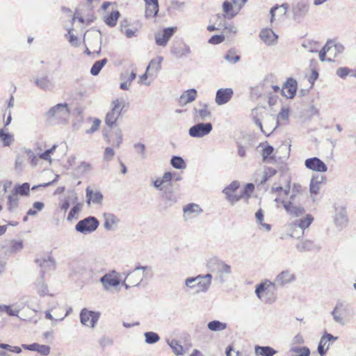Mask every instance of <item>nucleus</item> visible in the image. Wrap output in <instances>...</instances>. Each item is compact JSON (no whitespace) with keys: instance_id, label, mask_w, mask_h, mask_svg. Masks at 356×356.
Wrapping results in <instances>:
<instances>
[{"instance_id":"nucleus-3","label":"nucleus","mask_w":356,"mask_h":356,"mask_svg":"<svg viewBox=\"0 0 356 356\" xmlns=\"http://www.w3.org/2000/svg\"><path fill=\"white\" fill-rule=\"evenodd\" d=\"M277 287L274 282L266 280L256 286L255 293L265 303L272 304L276 300Z\"/></svg>"},{"instance_id":"nucleus-2","label":"nucleus","mask_w":356,"mask_h":356,"mask_svg":"<svg viewBox=\"0 0 356 356\" xmlns=\"http://www.w3.org/2000/svg\"><path fill=\"white\" fill-rule=\"evenodd\" d=\"M208 269L216 274L220 283L225 282L232 273V266L218 257H212L207 261Z\"/></svg>"},{"instance_id":"nucleus-33","label":"nucleus","mask_w":356,"mask_h":356,"mask_svg":"<svg viewBox=\"0 0 356 356\" xmlns=\"http://www.w3.org/2000/svg\"><path fill=\"white\" fill-rule=\"evenodd\" d=\"M197 96V90L195 89L187 90L184 94L180 96L179 103L185 105L188 103L194 101Z\"/></svg>"},{"instance_id":"nucleus-56","label":"nucleus","mask_w":356,"mask_h":356,"mask_svg":"<svg viewBox=\"0 0 356 356\" xmlns=\"http://www.w3.org/2000/svg\"><path fill=\"white\" fill-rule=\"evenodd\" d=\"M225 59L230 63H236L240 60V56L236 55L234 51L229 50L225 56Z\"/></svg>"},{"instance_id":"nucleus-42","label":"nucleus","mask_w":356,"mask_h":356,"mask_svg":"<svg viewBox=\"0 0 356 356\" xmlns=\"http://www.w3.org/2000/svg\"><path fill=\"white\" fill-rule=\"evenodd\" d=\"M77 200L76 193L74 192H72L63 201L62 204L60 205V209L65 211H66L70 205V203H75Z\"/></svg>"},{"instance_id":"nucleus-38","label":"nucleus","mask_w":356,"mask_h":356,"mask_svg":"<svg viewBox=\"0 0 356 356\" xmlns=\"http://www.w3.org/2000/svg\"><path fill=\"white\" fill-rule=\"evenodd\" d=\"M167 343L171 348L175 355L179 356L184 355V348L177 340H167Z\"/></svg>"},{"instance_id":"nucleus-43","label":"nucleus","mask_w":356,"mask_h":356,"mask_svg":"<svg viewBox=\"0 0 356 356\" xmlns=\"http://www.w3.org/2000/svg\"><path fill=\"white\" fill-rule=\"evenodd\" d=\"M107 63V59L104 58L100 60L96 61L93 65L92 66L90 69V73L94 75L97 76L99 74V72L102 69V67Z\"/></svg>"},{"instance_id":"nucleus-24","label":"nucleus","mask_w":356,"mask_h":356,"mask_svg":"<svg viewBox=\"0 0 356 356\" xmlns=\"http://www.w3.org/2000/svg\"><path fill=\"white\" fill-rule=\"evenodd\" d=\"M261 40L267 45H273L277 42V35L270 29H263L259 34Z\"/></svg>"},{"instance_id":"nucleus-18","label":"nucleus","mask_w":356,"mask_h":356,"mask_svg":"<svg viewBox=\"0 0 356 356\" xmlns=\"http://www.w3.org/2000/svg\"><path fill=\"white\" fill-rule=\"evenodd\" d=\"M183 211L184 219L185 220H188L190 219L197 217L198 215L202 213L203 211L200 208V205L195 203H191L186 204L184 207Z\"/></svg>"},{"instance_id":"nucleus-14","label":"nucleus","mask_w":356,"mask_h":356,"mask_svg":"<svg viewBox=\"0 0 356 356\" xmlns=\"http://www.w3.org/2000/svg\"><path fill=\"white\" fill-rule=\"evenodd\" d=\"M296 279V275L292 271L284 270L277 274L273 282L278 287H283L293 282Z\"/></svg>"},{"instance_id":"nucleus-30","label":"nucleus","mask_w":356,"mask_h":356,"mask_svg":"<svg viewBox=\"0 0 356 356\" xmlns=\"http://www.w3.org/2000/svg\"><path fill=\"white\" fill-rule=\"evenodd\" d=\"M104 226L107 230H114L120 221L119 219L113 213H104Z\"/></svg>"},{"instance_id":"nucleus-7","label":"nucleus","mask_w":356,"mask_h":356,"mask_svg":"<svg viewBox=\"0 0 356 356\" xmlns=\"http://www.w3.org/2000/svg\"><path fill=\"white\" fill-rule=\"evenodd\" d=\"M248 0H225L222 3V13L225 18L232 19L238 14Z\"/></svg>"},{"instance_id":"nucleus-45","label":"nucleus","mask_w":356,"mask_h":356,"mask_svg":"<svg viewBox=\"0 0 356 356\" xmlns=\"http://www.w3.org/2000/svg\"><path fill=\"white\" fill-rule=\"evenodd\" d=\"M287 10V5L282 4L281 6H276L273 7L270 9V15H271V21L274 18L275 13H277L278 15L283 16L286 14Z\"/></svg>"},{"instance_id":"nucleus-60","label":"nucleus","mask_w":356,"mask_h":356,"mask_svg":"<svg viewBox=\"0 0 356 356\" xmlns=\"http://www.w3.org/2000/svg\"><path fill=\"white\" fill-rule=\"evenodd\" d=\"M99 343L102 348H105L113 346V341L111 338L104 336L99 339Z\"/></svg>"},{"instance_id":"nucleus-47","label":"nucleus","mask_w":356,"mask_h":356,"mask_svg":"<svg viewBox=\"0 0 356 356\" xmlns=\"http://www.w3.org/2000/svg\"><path fill=\"white\" fill-rule=\"evenodd\" d=\"M208 328L211 331H222L224 330L227 325L225 323L220 322L219 321H210L207 325Z\"/></svg>"},{"instance_id":"nucleus-20","label":"nucleus","mask_w":356,"mask_h":356,"mask_svg":"<svg viewBox=\"0 0 356 356\" xmlns=\"http://www.w3.org/2000/svg\"><path fill=\"white\" fill-rule=\"evenodd\" d=\"M234 91L232 88H220L216 92V102L218 105L227 103L232 97Z\"/></svg>"},{"instance_id":"nucleus-55","label":"nucleus","mask_w":356,"mask_h":356,"mask_svg":"<svg viewBox=\"0 0 356 356\" xmlns=\"http://www.w3.org/2000/svg\"><path fill=\"white\" fill-rule=\"evenodd\" d=\"M25 153L30 161L31 165L33 167L36 166L39 161V156H37L35 153L30 149H26Z\"/></svg>"},{"instance_id":"nucleus-15","label":"nucleus","mask_w":356,"mask_h":356,"mask_svg":"<svg viewBox=\"0 0 356 356\" xmlns=\"http://www.w3.org/2000/svg\"><path fill=\"white\" fill-rule=\"evenodd\" d=\"M348 305L345 302L339 300L337 301L334 309L332 312V316L334 322L340 325H344L345 321L343 314L347 312Z\"/></svg>"},{"instance_id":"nucleus-31","label":"nucleus","mask_w":356,"mask_h":356,"mask_svg":"<svg viewBox=\"0 0 356 356\" xmlns=\"http://www.w3.org/2000/svg\"><path fill=\"white\" fill-rule=\"evenodd\" d=\"M87 203L90 204L91 202L99 204L103 200L102 194L99 191L93 192L89 187L86 188Z\"/></svg>"},{"instance_id":"nucleus-23","label":"nucleus","mask_w":356,"mask_h":356,"mask_svg":"<svg viewBox=\"0 0 356 356\" xmlns=\"http://www.w3.org/2000/svg\"><path fill=\"white\" fill-rule=\"evenodd\" d=\"M296 248L299 252H307L318 250H320V246L316 244V243L312 240L303 239L296 245Z\"/></svg>"},{"instance_id":"nucleus-36","label":"nucleus","mask_w":356,"mask_h":356,"mask_svg":"<svg viewBox=\"0 0 356 356\" xmlns=\"http://www.w3.org/2000/svg\"><path fill=\"white\" fill-rule=\"evenodd\" d=\"M310 350L307 347H295L289 350L288 356H309Z\"/></svg>"},{"instance_id":"nucleus-21","label":"nucleus","mask_w":356,"mask_h":356,"mask_svg":"<svg viewBox=\"0 0 356 356\" xmlns=\"http://www.w3.org/2000/svg\"><path fill=\"white\" fill-rule=\"evenodd\" d=\"M194 118L199 121H204L210 118L211 112L207 104H199V107L193 109Z\"/></svg>"},{"instance_id":"nucleus-12","label":"nucleus","mask_w":356,"mask_h":356,"mask_svg":"<svg viewBox=\"0 0 356 356\" xmlns=\"http://www.w3.org/2000/svg\"><path fill=\"white\" fill-rule=\"evenodd\" d=\"M177 28L176 26L174 27H168L165 28L163 30L155 33V42L157 45L161 47H165L172 38V36L177 31Z\"/></svg>"},{"instance_id":"nucleus-26","label":"nucleus","mask_w":356,"mask_h":356,"mask_svg":"<svg viewBox=\"0 0 356 356\" xmlns=\"http://www.w3.org/2000/svg\"><path fill=\"white\" fill-rule=\"evenodd\" d=\"M325 181V177L321 175L313 176L309 185V191L312 195H316L323 184Z\"/></svg>"},{"instance_id":"nucleus-1","label":"nucleus","mask_w":356,"mask_h":356,"mask_svg":"<svg viewBox=\"0 0 356 356\" xmlns=\"http://www.w3.org/2000/svg\"><path fill=\"white\" fill-rule=\"evenodd\" d=\"M273 193H280L279 197L275 199L276 207L282 205L286 212L291 218H298L304 215L306 210L304 207L305 196L302 193V187L298 184H294L292 188L289 186L284 188L273 185L271 188ZM314 218L307 213L300 218H296L291 221L286 225L288 234L291 237L300 238L304 235L305 230L309 227Z\"/></svg>"},{"instance_id":"nucleus-63","label":"nucleus","mask_w":356,"mask_h":356,"mask_svg":"<svg viewBox=\"0 0 356 356\" xmlns=\"http://www.w3.org/2000/svg\"><path fill=\"white\" fill-rule=\"evenodd\" d=\"M350 72H352V70H350L349 68H348L346 67H343L338 68L337 72H336V74L340 78L344 79L347 76H348Z\"/></svg>"},{"instance_id":"nucleus-61","label":"nucleus","mask_w":356,"mask_h":356,"mask_svg":"<svg viewBox=\"0 0 356 356\" xmlns=\"http://www.w3.org/2000/svg\"><path fill=\"white\" fill-rule=\"evenodd\" d=\"M289 115V108H282L281 111L277 115V118L276 120V124L278 123L279 120H287Z\"/></svg>"},{"instance_id":"nucleus-29","label":"nucleus","mask_w":356,"mask_h":356,"mask_svg":"<svg viewBox=\"0 0 356 356\" xmlns=\"http://www.w3.org/2000/svg\"><path fill=\"white\" fill-rule=\"evenodd\" d=\"M146 6V16L154 17L159 12L158 0H144Z\"/></svg>"},{"instance_id":"nucleus-34","label":"nucleus","mask_w":356,"mask_h":356,"mask_svg":"<svg viewBox=\"0 0 356 356\" xmlns=\"http://www.w3.org/2000/svg\"><path fill=\"white\" fill-rule=\"evenodd\" d=\"M257 356H273L277 351L270 346H256L254 348Z\"/></svg>"},{"instance_id":"nucleus-44","label":"nucleus","mask_w":356,"mask_h":356,"mask_svg":"<svg viewBox=\"0 0 356 356\" xmlns=\"http://www.w3.org/2000/svg\"><path fill=\"white\" fill-rule=\"evenodd\" d=\"M120 17V13L118 10L113 11L110 13L108 16H107L105 19L106 24L111 26L113 27L116 25L117 21Z\"/></svg>"},{"instance_id":"nucleus-52","label":"nucleus","mask_w":356,"mask_h":356,"mask_svg":"<svg viewBox=\"0 0 356 356\" xmlns=\"http://www.w3.org/2000/svg\"><path fill=\"white\" fill-rule=\"evenodd\" d=\"M13 140V136L9 133H6L3 129H0V141L4 146H9Z\"/></svg>"},{"instance_id":"nucleus-57","label":"nucleus","mask_w":356,"mask_h":356,"mask_svg":"<svg viewBox=\"0 0 356 356\" xmlns=\"http://www.w3.org/2000/svg\"><path fill=\"white\" fill-rule=\"evenodd\" d=\"M92 170V165L88 163H86V162H82L78 166L79 172L83 175H86V174L90 172Z\"/></svg>"},{"instance_id":"nucleus-51","label":"nucleus","mask_w":356,"mask_h":356,"mask_svg":"<svg viewBox=\"0 0 356 356\" xmlns=\"http://www.w3.org/2000/svg\"><path fill=\"white\" fill-rule=\"evenodd\" d=\"M44 207V204L43 202H35L33 204V208L30 209L28 211L26 215L27 216H35L38 214V211H41Z\"/></svg>"},{"instance_id":"nucleus-9","label":"nucleus","mask_w":356,"mask_h":356,"mask_svg":"<svg viewBox=\"0 0 356 356\" xmlns=\"http://www.w3.org/2000/svg\"><path fill=\"white\" fill-rule=\"evenodd\" d=\"M334 213L333 220L335 226L341 229L346 227L348 223L346 209L341 205H334Z\"/></svg>"},{"instance_id":"nucleus-59","label":"nucleus","mask_w":356,"mask_h":356,"mask_svg":"<svg viewBox=\"0 0 356 356\" xmlns=\"http://www.w3.org/2000/svg\"><path fill=\"white\" fill-rule=\"evenodd\" d=\"M115 139L113 141V146L115 147H120V145L122 143V130L120 129H118L115 131Z\"/></svg>"},{"instance_id":"nucleus-39","label":"nucleus","mask_w":356,"mask_h":356,"mask_svg":"<svg viewBox=\"0 0 356 356\" xmlns=\"http://www.w3.org/2000/svg\"><path fill=\"white\" fill-rule=\"evenodd\" d=\"M163 60V58L161 56L152 59L147 67V72L154 71L156 73L159 72L161 68V63Z\"/></svg>"},{"instance_id":"nucleus-27","label":"nucleus","mask_w":356,"mask_h":356,"mask_svg":"<svg viewBox=\"0 0 356 356\" xmlns=\"http://www.w3.org/2000/svg\"><path fill=\"white\" fill-rule=\"evenodd\" d=\"M100 282L106 290L109 289L110 287L117 286L120 284L119 279L111 274L104 275L101 277Z\"/></svg>"},{"instance_id":"nucleus-13","label":"nucleus","mask_w":356,"mask_h":356,"mask_svg":"<svg viewBox=\"0 0 356 356\" xmlns=\"http://www.w3.org/2000/svg\"><path fill=\"white\" fill-rule=\"evenodd\" d=\"M35 85L44 90H52L55 87L54 78L49 74H42L34 78Z\"/></svg>"},{"instance_id":"nucleus-46","label":"nucleus","mask_w":356,"mask_h":356,"mask_svg":"<svg viewBox=\"0 0 356 356\" xmlns=\"http://www.w3.org/2000/svg\"><path fill=\"white\" fill-rule=\"evenodd\" d=\"M302 46L310 52H317L320 48L319 43L312 40L305 41L302 44Z\"/></svg>"},{"instance_id":"nucleus-28","label":"nucleus","mask_w":356,"mask_h":356,"mask_svg":"<svg viewBox=\"0 0 356 356\" xmlns=\"http://www.w3.org/2000/svg\"><path fill=\"white\" fill-rule=\"evenodd\" d=\"M22 348L25 350H29L31 351H37L41 353L43 355H47L50 352V348L46 345H40L37 343H33L32 344H22Z\"/></svg>"},{"instance_id":"nucleus-8","label":"nucleus","mask_w":356,"mask_h":356,"mask_svg":"<svg viewBox=\"0 0 356 356\" xmlns=\"http://www.w3.org/2000/svg\"><path fill=\"white\" fill-rule=\"evenodd\" d=\"M99 224V221L96 218L89 216L79 221L75 226V229L80 233L87 234L96 230Z\"/></svg>"},{"instance_id":"nucleus-16","label":"nucleus","mask_w":356,"mask_h":356,"mask_svg":"<svg viewBox=\"0 0 356 356\" xmlns=\"http://www.w3.org/2000/svg\"><path fill=\"white\" fill-rule=\"evenodd\" d=\"M337 339L338 338L337 337H334L333 335L329 333H325V334H323L321 337L318 346V353H319V355L321 356H324L326 354L327 350L329 349L330 345L334 341L337 340Z\"/></svg>"},{"instance_id":"nucleus-17","label":"nucleus","mask_w":356,"mask_h":356,"mask_svg":"<svg viewBox=\"0 0 356 356\" xmlns=\"http://www.w3.org/2000/svg\"><path fill=\"white\" fill-rule=\"evenodd\" d=\"M305 165L307 168L316 172H325L327 170V167L325 163L317 157L306 159Z\"/></svg>"},{"instance_id":"nucleus-32","label":"nucleus","mask_w":356,"mask_h":356,"mask_svg":"<svg viewBox=\"0 0 356 356\" xmlns=\"http://www.w3.org/2000/svg\"><path fill=\"white\" fill-rule=\"evenodd\" d=\"M54 308H51L45 312V318L51 321V325L54 326L58 321H62L68 314L69 312H67L63 316L59 317L57 312H54Z\"/></svg>"},{"instance_id":"nucleus-58","label":"nucleus","mask_w":356,"mask_h":356,"mask_svg":"<svg viewBox=\"0 0 356 356\" xmlns=\"http://www.w3.org/2000/svg\"><path fill=\"white\" fill-rule=\"evenodd\" d=\"M134 147L137 154L140 156L142 159H144L147 157L145 153V145L144 144L136 143Z\"/></svg>"},{"instance_id":"nucleus-41","label":"nucleus","mask_w":356,"mask_h":356,"mask_svg":"<svg viewBox=\"0 0 356 356\" xmlns=\"http://www.w3.org/2000/svg\"><path fill=\"white\" fill-rule=\"evenodd\" d=\"M125 105V100L124 98H118L114 99L111 102V110L114 112H116L118 114L120 115L121 111L124 108Z\"/></svg>"},{"instance_id":"nucleus-64","label":"nucleus","mask_w":356,"mask_h":356,"mask_svg":"<svg viewBox=\"0 0 356 356\" xmlns=\"http://www.w3.org/2000/svg\"><path fill=\"white\" fill-rule=\"evenodd\" d=\"M273 151H274V148L271 145H265V147L263 148V150H262V156H263L264 160L266 161L272 154Z\"/></svg>"},{"instance_id":"nucleus-53","label":"nucleus","mask_w":356,"mask_h":356,"mask_svg":"<svg viewBox=\"0 0 356 356\" xmlns=\"http://www.w3.org/2000/svg\"><path fill=\"white\" fill-rule=\"evenodd\" d=\"M171 165L177 169H184L186 168V163L184 159L177 156H174L172 157L170 161Z\"/></svg>"},{"instance_id":"nucleus-49","label":"nucleus","mask_w":356,"mask_h":356,"mask_svg":"<svg viewBox=\"0 0 356 356\" xmlns=\"http://www.w3.org/2000/svg\"><path fill=\"white\" fill-rule=\"evenodd\" d=\"M120 115L116 112H114L113 110L111 111L106 114L105 118V122L106 125L108 127H112L115 124L117 120L118 119Z\"/></svg>"},{"instance_id":"nucleus-11","label":"nucleus","mask_w":356,"mask_h":356,"mask_svg":"<svg viewBox=\"0 0 356 356\" xmlns=\"http://www.w3.org/2000/svg\"><path fill=\"white\" fill-rule=\"evenodd\" d=\"M99 316L100 314L98 312L83 309L80 313V321L83 325L94 328Z\"/></svg>"},{"instance_id":"nucleus-19","label":"nucleus","mask_w":356,"mask_h":356,"mask_svg":"<svg viewBox=\"0 0 356 356\" xmlns=\"http://www.w3.org/2000/svg\"><path fill=\"white\" fill-rule=\"evenodd\" d=\"M239 182L234 181L223 190V193L227 195V198L232 204L235 203L243 197V195L234 194L236 190L239 188Z\"/></svg>"},{"instance_id":"nucleus-4","label":"nucleus","mask_w":356,"mask_h":356,"mask_svg":"<svg viewBox=\"0 0 356 356\" xmlns=\"http://www.w3.org/2000/svg\"><path fill=\"white\" fill-rule=\"evenodd\" d=\"M152 268L149 266H137L125 277L124 285L126 289L138 286L145 277L151 276Z\"/></svg>"},{"instance_id":"nucleus-62","label":"nucleus","mask_w":356,"mask_h":356,"mask_svg":"<svg viewBox=\"0 0 356 356\" xmlns=\"http://www.w3.org/2000/svg\"><path fill=\"white\" fill-rule=\"evenodd\" d=\"M37 291L40 296L47 295L48 289L46 284H44L43 282H38L37 284Z\"/></svg>"},{"instance_id":"nucleus-48","label":"nucleus","mask_w":356,"mask_h":356,"mask_svg":"<svg viewBox=\"0 0 356 356\" xmlns=\"http://www.w3.org/2000/svg\"><path fill=\"white\" fill-rule=\"evenodd\" d=\"M36 261L37 263H39L42 270L46 271L54 268V261L50 257L43 259L41 261L39 259H37Z\"/></svg>"},{"instance_id":"nucleus-22","label":"nucleus","mask_w":356,"mask_h":356,"mask_svg":"<svg viewBox=\"0 0 356 356\" xmlns=\"http://www.w3.org/2000/svg\"><path fill=\"white\" fill-rule=\"evenodd\" d=\"M171 54L177 58H181L191 54V48L185 43L173 45L170 49Z\"/></svg>"},{"instance_id":"nucleus-6","label":"nucleus","mask_w":356,"mask_h":356,"mask_svg":"<svg viewBox=\"0 0 356 356\" xmlns=\"http://www.w3.org/2000/svg\"><path fill=\"white\" fill-rule=\"evenodd\" d=\"M212 280V275L207 273L204 275H199L195 277H188L185 280L186 286L189 289H194L193 282H197V287L198 288L196 293H205L207 292L211 284Z\"/></svg>"},{"instance_id":"nucleus-40","label":"nucleus","mask_w":356,"mask_h":356,"mask_svg":"<svg viewBox=\"0 0 356 356\" xmlns=\"http://www.w3.org/2000/svg\"><path fill=\"white\" fill-rule=\"evenodd\" d=\"M19 205V197L17 195L12 193L8 197V210L10 212L15 211Z\"/></svg>"},{"instance_id":"nucleus-37","label":"nucleus","mask_w":356,"mask_h":356,"mask_svg":"<svg viewBox=\"0 0 356 356\" xmlns=\"http://www.w3.org/2000/svg\"><path fill=\"white\" fill-rule=\"evenodd\" d=\"M332 41H328L326 44L323 47V49L319 51V58L321 61L324 62L327 60L329 62L332 61V58L331 57H328L326 58V54H332Z\"/></svg>"},{"instance_id":"nucleus-5","label":"nucleus","mask_w":356,"mask_h":356,"mask_svg":"<svg viewBox=\"0 0 356 356\" xmlns=\"http://www.w3.org/2000/svg\"><path fill=\"white\" fill-rule=\"evenodd\" d=\"M46 119L50 122H65L70 116V109L66 103L58 104L44 113Z\"/></svg>"},{"instance_id":"nucleus-50","label":"nucleus","mask_w":356,"mask_h":356,"mask_svg":"<svg viewBox=\"0 0 356 356\" xmlns=\"http://www.w3.org/2000/svg\"><path fill=\"white\" fill-rule=\"evenodd\" d=\"M145 342L148 344H153L160 339L159 334L154 332H147L144 334Z\"/></svg>"},{"instance_id":"nucleus-35","label":"nucleus","mask_w":356,"mask_h":356,"mask_svg":"<svg viewBox=\"0 0 356 356\" xmlns=\"http://www.w3.org/2000/svg\"><path fill=\"white\" fill-rule=\"evenodd\" d=\"M12 192L17 196H26L30 192V184L27 182L22 184H15Z\"/></svg>"},{"instance_id":"nucleus-10","label":"nucleus","mask_w":356,"mask_h":356,"mask_svg":"<svg viewBox=\"0 0 356 356\" xmlns=\"http://www.w3.org/2000/svg\"><path fill=\"white\" fill-rule=\"evenodd\" d=\"M213 127L211 123L207 122H200L197 123L193 126H192L188 129V134L190 136L193 138H202L209 134L211 133L212 131Z\"/></svg>"},{"instance_id":"nucleus-25","label":"nucleus","mask_w":356,"mask_h":356,"mask_svg":"<svg viewBox=\"0 0 356 356\" xmlns=\"http://www.w3.org/2000/svg\"><path fill=\"white\" fill-rule=\"evenodd\" d=\"M297 90V82L293 79H289L282 88V92L286 98H293Z\"/></svg>"},{"instance_id":"nucleus-54","label":"nucleus","mask_w":356,"mask_h":356,"mask_svg":"<svg viewBox=\"0 0 356 356\" xmlns=\"http://www.w3.org/2000/svg\"><path fill=\"white\" fill-rule=\"evenodd\" d=\"M255 217L257 222L259 223L266 231L268 232L270 230V225L269 224L263 222L264 213L261 209H259L256 212Z\"/></svg>"}]
</instances>
